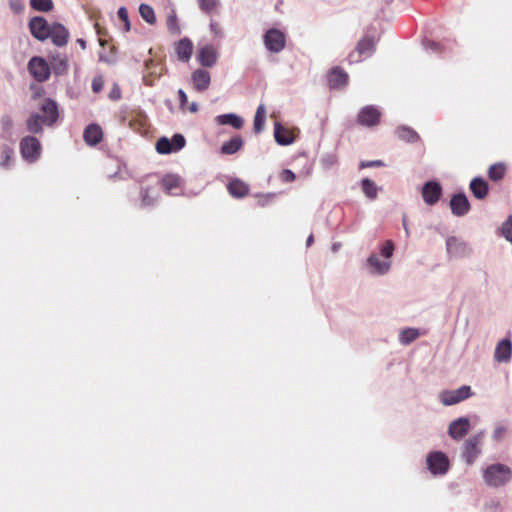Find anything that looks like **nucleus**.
<instances>
[{
	"instance_id": "0e129e2a",
	"label": "nucleus",
	"mask_w": 512,
	"mask_h": 512,
	"mask_svg": "<svg viewBox=\"0 0 512 512\" xmlns=\"http://www.w3.org/2000/svg\"><path fill=\"white\" fill-rule=\"evenodd\" d=\"M77 43L80 45L82 49L86 48V41L82 38L77 39Z\"/></svg>"
},
{
	"instance_id": "603ef678",
	"label": "nucleus",
	"mask_w": 512,
	"mask_h": 512,
	"mask_svg": "<svg viewBox=\"0 0 512 512\" xmlns=\"http://www.w3.org/2000/svg\"><path fill=\"white\" fill-rule=\"evenodd\" d=\"M423 46L426 50H431L433 52L440 51V44L429 39L423 40Z\"/></svg>"
},
{
	"instance_id": "f8f14e48",
	"label": "nucleus",
	"mask_w": 512,
	"mask_h": 512,
	"mask_svg": "<svg viewBox=\"0 0 512 512\" xmlns=\"http://www.w3.org/2000/svg\"><path fill=\"white\" fill-rule=\"evenodd\" d=\"M42 118L46 126L52 127L59 118V108L57 102L52 98H45L40 105Z\"/></svg>"
},
{
	"instance_id": "37998d69",
	"label": "nucleus",
	"mask_w": 512,
	"mask_h": 512,
	"mask_svg": "<svg viewBox=\"0 0 512 512\" xmlns=\"http://www.w3.org/2000/svg\"><path fill=\"white\" fill-rule=\"evenodd\" d=\"M170 141H171V146H172L173 152H177V151L181 150L186 144L185 137L182 134H178V133L174 134L172 136V138L170 139Z\"/></svg>"
},
{
	"instance_id": "423d86ee",
	"label": "nucleus",
	"mask_w": 512,
	"mask_h": 512,
	"mask_svg": "<svg viewBox=\"0 0 512 512\" xmlns=\"http://www.w3.org/2000/svg\"><path fill=\"white\" fill-rule=\"evenodd\" d=\"M28 70L32 77L40 83L48 80L51 74L50 65L44 58L39 56H34L29 60Z\"/></svg>"
},
{
	"instance_id": "0eeeda50",
	"label": "nucleus",
	"mask_w": 512,
	"mask_h": 512,
	"mask_svg": "<svg viewBox=\"0 0 512 512\" xmlns=\"http://www.w3.org/2000/svg\"><path fill=\"white\" fill-rule=\"evenodd\" d=\"M472 395L473 392L471 387L468 385H462L454 390L443 391L440 394V401L445 406H451L470 398Z\"/></svg>"
},
{
	"instance_id": "6e6552de",
	"label": "nucleus",
	"mask_w": 512,
	"mask_h": 512,
	"mask_svg": "<svg viewBox=\"0 0 512 512\" xmlns=\"http://www.w3.org/2000/svg\"><path fill=\"white\" fill-rule=\"evenodd\" d=\"M375 46L376 41L373 37H363L357 43L355 52L349 55V62H360L362 58L370 57L375 52Z\"/></svg>"
},
{
	"instance_id": "69168bd1",
	"label": "nucleus",
	"mask_w": 512,
	"mask_h": 512,
	"mask_svg": "<svg viewBox=\"0 0 512 512\" xmlns=\"http://www.w3.org/2000/svg\"><path fill=\"white\" fill-rule=\"evenodd\" d=\"M313 241H314V237H313V235H312V234H310V235L308 236L307 240H306V246H308V247H309V246L313 243Z\"/></svg>"
},
{
	"instance_id": "a19ab883",
	"label": "nucleus",
	"mask_w": 512,
	"mask_h": 512,
	"mask_svg": "<svg viewBox=\"0 0 512 512\" xmlns=\"http://www.w3.org/2000/svg\"><path fill=\"white\" fill-rule=\"evenodd\" d=\"M167 29L168 31L173 35H179L181 33L180 26L178 24V19L176 14L173 12L172 14L168 15L167 21H166Z\"/></svg>"
},
{
	"instance_id": "39448f33",
	"label": "nucleus",
	"mask_w": 512,
	"mask_h": 512,
	"mask_svg": "<svg viewBox=\"0 0 512 512\" xmlns=\"http://www.w3.org/2000/svg\"><path fill=\"white\" fill-rule=\"evenodd\" d=\"M427 468L433 475H444L449 470V459L441 451H433L427 455Z\"/></svg>"
},
{
	"instance_id": "c9c22d12",
	"label": "nucleus",
	"mask_w": 512,
	"mask_h": 512,
	"mask_svg": "<svg viewBox=\"0 0 512 512\" xmlns=\"http://www.w3.org/2000/svg\"><path fill=\"white\" fill-rule=\"evenodd\" d=\"M139 14L150 25H154L157 21L154 9L148 4H140Z\"/></svg>"
},
{
	"instance_id": "f257e3e1",
	"label": "nucleus",
	"mask_w": 512,
	"mask_h": 512,
	"mask_svg": "<svg viewBox=\"0 0 512 512\" xmlns=\"http://www.w3.org/2000/svg\"><path fill=\"white\" fill-rule=\"evenodd\" d=\"M483 479L490 487H502L512 479V470L505 464L494 463L483 470Z\"/></svg>"
},
{
	"instance_id": "9b49d317",
	"label": "nucleus",
	"mask_w": 512,
	"mask_h": 512,
	"mask_svg": "<svg viewBox=\"0 0 512 512\" xmlns=\"http://www.w3.org/2000/svg\"><path fill=\"white\" fill-rule=\"evenodd\" d=\"M29 30L31 35L39 41H45L49 38L50 26L42 16H35L29 21Z\"/></svg>"
},
{
	"instance_id": "13d9d810",
	"label": "nucleus",
	"mask_w": 512,
	"mask_h": 512,
	"mask_svg": "<svg viewBox=\"0 0 512 512\" xmlns=\"http://www.w3.org/2000/svg\"><path fill=\"white\" fill-rule=\"evenodd\" d=\"M383 162L381 160H374V161H368V162H361L360 167H379L382 166Z\"/></svg>"
},
{
	"instance_id": "7c9ffc66",
	"label": "nucleus",
	"mask_w": 512,
	"mask_h": 512,
	"mask_svg": "<svg viewBox=\"0 0 512 512\" xmlns=\"http://www.w3.org/2000/svg\"><path fill=\"white\" fill-rule=\"evenodd\" d=\"M161 184L168 194L176 195L173 190L179 187L180 178L177 175L168 174L162 178Z\"/></svg>"
},
{
	"instance_id": "72a5a7b5",
	"label": "nucleus",
	"mask_w": 512,
	"mask_h": 512,
	"mask_svg": "<svg viewBox=\"0 0 512 512\" xmlns=\"http://www.w3.org/2000/svg\"><path fill=\"white\" fill-rule=\"evenodd\" d=\"M265 118H266V108L263 104H260L257 107L255 116H254V123H253V129L255 133L262 132L265 124Z\"/></svg>"
},
{
	"instance_id": "bb28decb",
	"label": "nucleus",
	"mask_w": 512,
	"mask_h": 512,
	"mask_svg": "<svg viewBox=\"0 0 512 512\" xmlns=\"http://www.w3.org/2000/svg\"><path fill=\"white\" fill-rule=\"evenodd\" d=\"M44 119L40 113L33 112L26 119V128L31 134L43 133Z\"/></svg>"
},
{
	"instance_id": "338daca9",
	"label": "nucleus",
	"mask_w": 512,
	"mask_h": 512,
	"mask_svg": "<svg viewBox=\"0 0 512 512\" xmlns=\"http://www.w3.org/2000/svg\"><path fill=\"white\" fill-rule=\"evenodd\" d=\"M339 248H340V243H334L331 247L333 252H337Z\"/></svg>"
},
{
	"instance_id": "dca6fc26",
	"label": "nucleus",
	"mask_w": 512,
	"mask_h": 512,
	"mask_svg": "<svg viewBox=\"0 0 512 512\" xmlns=\"http://www.w3.org/2000/svg\"><path fill=\"white\" fill-rule=\"evenodd\" d=\"M446 251L450 257L461 258L470 253L468 244L455 236L446 239Z\"/></svg>"
},
{
	"instance_id": "20e7f679",
	"label": "nucleus",
	"mask_w": 512,
	"mask_h": 512,
	"mask_svg": "<svg viewBox=\"0 0 512 512\" xmlns=\"http://www.w3.org/2000/svg\"><path fill=\"white\" fill-rule=\"evenodd\" d=\"M263 42L265 48L271 53H279L284 50L286 46L285 34L277 29L270 28L263 35Z\"/></svg>"
},
{
	"instance_id": "5fc2aeb1",
	"label": "nucleus",
	"mask_w": 512,
	"mask_h": 512,
	"mask_svg": "<svg viewBox=\"0 0 512 512\" xmlns=\"http://www.w3.org/2000/svg\"><path fill=\"white\" fill-rule=\"evenodd\" d=\"M1 125L4 130H10L13 127V120L11 116L5 114L1 117Z\"/></svg>"
},
{
	"instance_id": "052dcab7",
	"label": "nucleus",
	"mask_w": 512,
	"mask_h": 512,
	"mask_svg": "<svg viewBox=\"0 0 512 512\" xmlns=\"http://www.w3.org/2000/svg\"><path fill=\"white\" fill-rule=\"evenodd\" d=\"M402 225H403V228L405 230L406 237H409L410 236V230H409V227H408V224H407V217L405 215L402 218Z\"/></svg>"
},
{
	"instance_id": "a211bd4d",
	"label": "nucleus",
	"mask_w": 512,
	"mask_h": 512,
	"mask_svg": "<svg viewBox=\"0 0 512 512\" xmlns=\"http://www.w3.org/2000/svg\"><path fill=\"white\" fill-rule=\"evenodd\" d=\"M69 35V31L61 23L55 22L50 26L49 38L58 47H63L68 43Z\"/></svg>"
},
{
	"instance_id": "6e6d98bb",
	"label": "nucleus",
	"mask_w": 512,
	"mask_h": 512,
	"mask_svg": "<svg viewBox=\"0 0 512 512\" xmlns=\"http://www.w3.org/2000/svg\"><path fill=\"white\" fill-rule=\"evenodd\" d=\"M9 5L10 8L16 13L21 12L24 8L23 2L21 0H10Z\"/></svg>"
},
{
	"instance_id": "2eb2a0df",
	"label": "nucleus",
	"mask_w": 512,
	"mask_h": 512,
	"mask_svg": "<svg viewBox=\"0 0 512 512\" xmlns=\"http://www.w3.org/2000/svg\"><path fill=\"white\" fill-rule=\"evenodd\" d=\"M442 186L438 181H427L422 188V197L427 205H435L442 196Z\"/></svg>"
},
{
	"instance_id": "6ab92c4d",
	"label": "nucleus",
	"mask_w": 512,
	"mask_h": 512,
	"mask_svg": "<svg viewBox=\"0 0 512 512\" xmlns=\"http://www.w3.org/2000/svg\"><path fill=\"white\" fill-rule=\"evenodd\" d=\"M218 59V54L212 45H204L198 50L197 60L203 67H212Z\"/></svg>"
},
{
	"instance_id": "bf43d9fd",
	"label": "nucleus",
	"mask_w": 512,
	"mask_h": 512,
	"mask_svg": "<svg viewBox=\"0 0 512 512\" xmlns=\"http://www.w3.org/2000/svg\"><path fill=\"white\" fill-rule=\"evenodd\" d=\"M178 96L180 101V106L183 108L185 104L187 103V94L183 89L178 90Z\"/></svg>"
},
{
	"instance_id": "473e14b6",
	"label": "nucleus",
	"mask_w": 512,
	"mask_h": 512,
	"mask_svg": "<svg viewBox=\"0 0 512 512\" xmlns=\"http://www.w3.org/2000/svg\"><path fill=\"white\" fill-rule=\"evenodd\" d=\"M361 187H362V191H363L364 195L368 199H370V200L376 199L377 194H378V187L374 181H372L369 178H363L361 180Z\"/></svg>"
},
{
	"instance_id": "864d4df0",
	"label": "nucleus",
	"mask_w": 512,
	"mask_h": 512,
	"mask_svg": "<svg viewBox=\"0 0 512 512\" xmlns=\"http://www.w3.org/2000/svg\"><path fill=\"white\" fill-rule=\"evenodd\" d=\"M295 173L290 170V169H284L282 172H281V180L283 182H292L295 180Z\"/></svg>"
},
{
	"instance_id": "49530a36",
	"label": "nucleus",
	"mask_w": 512,
	"mask_h": 512,
	"mask_svg": "<svg viewBox=\"0 0 512 512\" xmlns=\"http://www.w3.org/2000/svg\"><path fill=\"white\" fill-rule=\"evenodd\" d=\"M117 14H118L119 19L124 22V30L126 32L130 31L131 24L129 21L128 10L124 6H122L118 9Z\"/></svg>"
},
{
	"instance_id": "de8ad7c7",
	"label": "nucleus",
	"mask_w": 512,
	"mask_h": 512,
	"mask_svg": "<svg viewBox=\"0 0 512 512\" xmlns=\"http://www.w3.org/2000/svg\"><path fill=\"white\" fill-rule=\"evenodd\" d=\"M321 163L324 168L329 169L337 163V157L333 153H327L322 156Z\"/></svg>"
},
{
	"instance_id": "c756f323",
	"label": "nucleus",
	"mask_w": 512,
	"mask_h": 512,
	"mask_svg": "<svg viewBox=\"0 0 512 512\" xmlns=\"http://www.w3.org/2000/svg\"><path fill=\"white\" fill-rule=\"evenodd\" d=\"M227 188L231 196L235 198H242L249 192V186L239 179L231 180Z\"/></svg>"
},
{
	"instance_id": "3c124183",
	"label": "nucleus",
	"mask_w": 512,
	"mask_h": 512,
	"mask_svg": "<svg viewBox=\"0 0 512 512\" xmlns=\"http://www.w3.org/2000/svg\"><path fill=\"white\" fill-rule=\"evenodd\" d=\"M104 81L101 76L94 77L91 83L93 92L99 93L103 89Z\"/></svg>"
},
{
	"instance_id": "b1692460",
	"label": "nucleus",
	"mask_w": 512,
	"mask_h": 512,
	"mask_svg": "<svg viewBox=\"0 0 512 512\" xmlns=\"http://www.w3.org/2000/svg\"><path fill=\"white\" fill-rule=\"evenodd\" d=\"M83 138L88 145H97L103 138L101 127L97 124H89L84 130Z\"/></svg>"
},
{
	"instance_id": "e2e57ef3",
	"label": "nucleus",
	"mask_w": 512,
	"mask_h": 512,
	"mask_svg": "<svg viewBox=\"0 0 512 512\" xmlns=\"http://www.w3.org/2000/svg\"><path fill=\"white\" fill-rule=\"evenodd\" d=\"M189 111L194 113L198 111V104L196 102H192L189 106Z\"/></svg>"
},
{
	"instance_id": "5701e85b",
	"label": "nucleus",
	"mask_w": 512,
	"mask_h": 512,
	"mask_svg": "<svg viewBox=\"0 0 512 512\" xmlns=\"http://www.w3.org/2000/svg\"><path fill=\"white\" fill-rule=\"evenodd\" d=\"M469 188L473 196L478 200H483L489 193V186L482 177H475L471 180Z\"/></svg>"
},
{
	"instance_id": "f704fd0d",
	"label": "nucleus",
	"mask_w": 512,
	"mask_h": 512,
	"mask_svg": "<svg viewBox=\"0 0 512 512\" xmlns=\"http://www.w3.org/2000/svg\"><path fill=\"white\" fill-rule=\"evenodd\" d=\"M419 330L416 328H405L399 333V342L402 345H409L419 337Z\"/></svg>"
},
{
	"instance_id": "58836bf2",
	"label": "nucleus",
	"mask_w": 512,
	"mask_h": 512,
	"mask_svg": "<svg viewBox=\"0 0 512 512\" xmlns=\"http://www.w3.org/2000/svg\"><path fill=\"white\" fill-rule=\"evenodd\" d=\"M31 7L40 12H48L53 9L52 0H30Z\"/></svg>"
},
{
	"instance_id": "09e8293b",
	"label": "nucleus",
	"mask_w": 512,
	"mask_h": 512,
	"mask_svg": "<svg viewBox=\"0 0 512 512\" xmlns=\"http://www.w3.org/2000/svg\"><path fill=\"white\" fill-rule=\"evenodd\" d=\"M142 205L151 206L155 203L156 197L150 195V189L145 188L141 191Z\"/></svg>"
},
{
	"instance_id": "ea45409f",
	"label": "nucleus",
	"mask_w": 512,
	"mask_h": 512,
	"mask_svg": "<svg viewBox=\"0 0 512 512\" xmlns=\"http://www.w3.org/2000/svg\"><path fill=\"white\" fill-rule=\"evenodd\" d=\"M156 151L163 155L173 153L170 139L161 137L156 143Z\"/></svg>"
},
{
	"instance_id": "4468645a",
	"label": "nucleus",
	"mask_w": 512,
	"mask_h": 512,
	"mask_svg": "<svg viewBox=\"0 0 512 512\" xmlns=\"http://www.w3.org/2000/svg\"><path fill=\"white\" fill-rule=\"evenodd\" d=\"M451 213L456 217L467 215L471 209L470 202L464 192L454 194L449 203Z\"/></svg>"
},
{
	"instance_id": "a18cd8bd",
	"label": "nucleus",
	"mask_w": 512,
	"mask_h": 512,
	"mask_svg": "<svg viewBox=\"0 0 512 512\" xmlns=\"http://www.w3.org/2000/svg\"><path fill=\"white\" fill-rule=\"evenodd\" d=\"M219 5V0H200L199 7L206 13L212 12Z\"/></svg>"
},
{
	"instance_id": "f3484780",
	"label": "nucleus",
	"mask_w": 512,
	"mask_h": 512,
	"mask_svg": "<svg viewBox=\"0 0 512 512\" xmlns=\"http://www.w3.org/2000/svg\"><path fill=\"white\" fill-rule=\"evenodd\" d=\"M512 357V341L509 337L500 340L494 351V360L498 363H507Z\"/></svg>"
},
{
	"instance_id": "aec40b11",
	"label": "nucleus",
	"mask_w": 512,
	"mask_h": 512,
	"mask_svg": "<svg viewBox=\"0 0 512 512\" xmlns=\"http://www.w3.org/2000/svg\"><path fill=\"white\" fill-rule=\"evenodd\" d=\"M327 81L331 89L341 88L347 85L348 74L340 67H334L330 70Z\"/></svg>"
},
{
	"instance_id": "4be33fe9",
	"label": "nucleus",
	"mask_w": 512,
	"mask_h": 512,
	"mask_svg": "<svg viewBox=\"0 0 512 512\" xmlns=\"http://www.w3.org/2000/svg\"><path fill=\"white\" fill-rule=\"evenodd\" d=\"M191 80L195 89L199 92H203L209 88L211 75L207 70L196 69L191 75Z\"/></svg>"
},
{
	"instance_id": "680f3d73",
	"label": "nucleus",
	"mask_w": 512,
	"mask_h": 512,
	"mask_svg": "<svg viewBox=\"0 0 512 512\" xmlns=\"http://www.w3.org/2000/svg\"><path fill=\"white\" fill-rule=\"evenodd\" d=\"M210 29L215 34H218L220 32V29L218 28V24L216 22L210 23Z\"/></svg>"
},
{
	"instance_id": "c03bdc74",
	"label": "nucleus",
	"mask_w": 512,
	"mask_h": 512,
	"mask_svg": "<svg viewBox=\"0 0 512 512\" xmlns=\"http://www.w3.org/2000/svg\"><path fill=\"white\" fill-rule=\"evenodd\" d=\"M13 163V151L11 149L2 151L1 153V159H0V166L9 169L12 166Z\"/></svg>"
},
{
	"instance_id": "e433bc0d",
	"label": "nucleus",
	"mask_w": 512,
	"mask_h": 512,
	"mask_svg": "<svg viewBox=\"0 0 512 512\" xmlns=\"http://www.w3.org/2000/svg\"><path fill=\"white\" fill-rule=\"evenodd\" d=\"M505 167L503 164H493L489 167L488 176L493 181H499L504 177Z\"/></svg>"
},
{
	"instance_id": "cd10ccee",
	"label": "nucleus",
	"mask_w": 512,
	"mask_h": 512,
	"mask_svg": "<svg viewBox=\"0 0 512 512\" xmlns=\"http://www.w3.org/2000/svg\"><path fill=\"white\" fill-rule=\"evenodd\" d=\"M243 144L244 142L242 137L240 135H235L222 144L220 152L224 155H233L242 148Z\"/></svg>"
},
{
	"instance_id": "393cba45",
	"label": "nucleus",
	"mask_w": 512,
	"mask_h": 512,
	"mask_svg": "<svg viewBox=\"0 0 512 512\" xmlns=\"http://www.w3.org/2000/svg\"><path fill=\"white\" fill-rule=\"evenodd\" d=\"M215 122L218 125H230L234 129H241L244 125L242 117L235 113H226L216 116Z\"/></svg>"
},
{
	"instance_id": "1a4fd4ad",
	"label": "nucleus",
	"mask_w": 512,
	"mask_h": 512,
	"mask_svg": "<svg viewBox=\"0 0 512 512\" xmlns=\"http://www.w3.org/2000/svg\"><path fill=\"white\" fill-rule=\"evenodd\" d=\"M470 429V419L462 416L450 422L447 433L453 440L460 441L469 433Z\"/></svg>"
},
{
	"instance_id": "c85d7f7f",
	"label": "nucleus",
	"mask_w": 512,
	"mask_h": 512,
	"mask_svg": "<svg viewBox=\"0 0 512 512\" xmlns=\"http://www.w3.org/2000/svg\"><path fill=\"white\" fill-rule=\"evenodd\" d=\"M50 69L56 76L64 75L68 70L67 57L61 54L53 56L50 60Z\"/></svg>"
},
{
	"instance_id": "ddd939ff",
	"label": "nucleus",
	"mask_w": 512,
	"mask_h": 512,
	"mask_svg": "<svg viewBox=\"0 0 512 512\" xmlns=\"http://www.w3.org/2000/svg\"><path fill=\"white\" fill-rule=\"evenodd\" d=\"M381 112L376 106H364L358 113L357 122L361 126L373 127L380 122Z\"/></svg>"
},
{
	"instance_id": "79ce46f5",
	"label": "nucleus",
	"mask_w": 512,
	"mask_h": 512,
	"mask_svg": "<svg viewBox=\"0 0 512 512\" xmlns=\"http://www.w3.org/2000/svg\"><path fill=\"white\" fill-rule=\"evenodd\" d=\"M394 249V242L392 240H386L380 249V254L385 260L390 261V258L393 256Z\"/></svg>"
},
{
	"instance_id": "a878e982",
	"label": "nucleus",
	"mask_w": 512,
	"mask_h": 512,
	"mask_svg": "<svg viewBox=\"0 0 512 512\" xmlns=\"http://www.w3.org/2000/svg\"><path fill=\"white\" fill-rule=\"evenodd\" d=\"M274 138L276 143L281 146H288L294 142V137L278 122L274 124Z\"/></svg>"
},
{
	"instance_id": "f03ea898",
	"label": "nucleus",
	"mask_w": 512,
	"mask_h": 512,
	"mask_svg": "<svg viewBox=\"0 0 512 512\" xmlns=\"http://www.w3.org/2000/svg\"><path fill=\"white\" fill-rule=\"evenodd\" d=\"M483 437L484 431H480L474 435H471L464 441L462 445L461 457L466 464L472 465L481 454V443Z\"/></svg>"
},
{
	"instance_id": "9d476101",
	"label": "nucleus",
	"mask_w": 512,
	"mask_h": 512,
	"mask_svg": "<svg viewBox=\"0 0 512 512\" xmlns=\"http://www.w3.org/2000/svg\"><path fill=\"white\" fill-rule=\"evenodd\" d=\"M364 266L374 276L386 275L391 269V261L381 260L376 253H372L365 261Z\"/></svg>"
},
{
	"instance_id": "412c9836",
	"label": "nucleus",
	"mask_w": 512,
	"mask_h": 512,
	"mask_svg": "<svg viewBox=\"0 0 512 512\" xmlns=\"http://www.w3.org/2000/svg\"><path fill=\"white\" fill-rule=\"evenodd\" d=\"M175 52L178 60L188 62L193 54L192 41L187 37L180 39L175 43Z\"/></svg>"
},
{
	"instance_id": "7ed1b4c3",
	"label": "nucleus",
	"mask_w": 512,
	"mask_h": 512,
	"mask_svg": "<svg viewBox=\"0 0 512 512\" xmlns=\"http://www.w3.org/2000/svg\"><path fill=\"white\" fill-rule=\"evenodd\" d=\"M19 148L21 156L29 163H35L41 155V143L31 135L20 140Z\"/></svg>"
},
{
	"instance_id": "8fccbe9b",
	"label": "nucleus",
	"mask_w": 512,
	"mask_h": 512,
	"mask_svg": "<svg viewBox=\"0 0 512 512\" xmlns=\"http://www.w3.org/2000/svg\"><path fill=\"white\" fill-rule=\"evenodd\" d=\"M506 430L507 429L504 426H497V427H495V429H494V431L492 433V439L494 441H497V442L502 441V439H503V437H504V435L506 433Z\"/></svg>"
},
{
	"instance_id": "4c0bfd02",
	"label": "nucleus",
	"mask_w": 512,
	"mask_h": 512,
	"mask_svg": "<svg viewBox=\"0 0 512 512\" xmlns=\"http://www.w3.org/2000/svg\"><path fill=\"white\" fill-rule=\"evenodd\" d=\"M499 234L508 242L512 243V215H509L507 219L502 223L501 227L499 228Z\"/></svg>"
},
{
	"instance_id": "2f4dec72",
	"label": "nucleus",
	"mask_w": 512,
	"mask_h": 512,
	"mask_svg": "<svg viewBox=\"0 0 512 512\" xmlns=\"http://www.w3.org/2000/svg\"><path fill=\"white\" fill-rule=\"evenodd\" d=\"M398 137L404 141L414 143L419 140V135L415 130L408 126H400L396 130Z\"/></svg>"
},
{
	"instance_id": "4d7b16f0",
	"label": "nucleus",
	"mask_w": 512,
	"mask_h": 512,
	"mask_svg": "<svg viewBox=\"0 0 512 512\" xmlns=\"http://www.w3.org/2000/svg\"><path fill=\"white\" fill-rule=\"evenodd\" d=\"M109 98L113 101H117L121 98V90L117 84H115L109 92Z\"/></svg>"
}]
</instances>
